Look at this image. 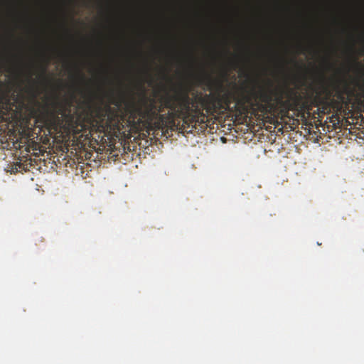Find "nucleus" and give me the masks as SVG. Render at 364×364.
<instances>
[{
	"label": "nucleus",
	"instance_id": "nucleus-1",
	"mask_svg": "<svg viewBox=\"0 0 364 364\" xmlns=\"http://www.w3.org/2000/svg\"><path fill=\"white\" fill-rule=\"evenodd\" d=\"M203 96L191 98L188 93L166 94L161 99L162 104L178 118H181L188 127H196L197 123H204L207 115L203 112Z\"/></svg>",
	"mask_w": 364,
	"mask_h": 364
},
{
	"label": "nucleus",
	"instance_id": "nucleus-2",
	"mask_svg": "<svg viewBox=\"0 0 364 364\" xmlns=\"http://www.w3.org/2000/svg\"><path fill=\"white\" fill-rule=\"evenodd\" d=\"M43 109V122L53 130L60 131L73 122V116L67 112L64 103L57 97L46 98Z\"/></svg>",
	"mask_w": 364,
	"mask_h": 364
},
{
	"label": "nucleus",
	"instance_id": "nucleus-3",
	"mask_svg": "<svg viewBox=\"0 0 364 364\" xmlns=\"http://www.w3.org/2000/svg\"><path fill=\"white\" fill-rule=\"evenodd\" d=\"M251 95L257 100L256 106L259 112L263 114H274L279 112L282 117H287L291 110V104L288 100H283L282 96L274 100V96L271 90H264L262 89L259 92H251Z\"/></svg>",
	"mask_w": 364,
	"mask_h": 364
},
{
	"label": "nucleus",
	"instance_id": "nucleus-4",
	"mask_svg": "<svg viewBox=\"0 0 364 364\" xmlns=\"http://www.w3.org/2000/svg\"><path fill=\"white\" fill-rule=\"evenodd\" d=\"M355 86H357L358 89V92L354 88H351L344 79H338V80L333 81L331 84H330L331 89L336 92L338 98L343 99L344 95L347 94L348 96H355L358 100L364 101V80L362 83L357 81Z\"/></svg>",
	"mask_w": 364,
	"mask_h": 364
},
{
	"label": "nucleus",
	"instance_id": "nucleus-5",
	"mask_svg": "<svg viewBox=\"0 0 364 364\" xmlns=\"http://www.w3.org/2000/svg\"><path fill=\"white\" fill-rule=\"evenodd\" d=\"M162 110L161 106L158 107L156 105L154 98L148 97H144L141 100V106L137 108L139 115L147 120H153L154 118H156L158 112H161Z\"/></svg>",
	"mask_w": 364,
	"mask_h": 364
},
{
	"label": "nucleus",
	"instance_id": "nucleus-6",
	"mask_svg": "<svg viewBox=\"0 0 364 364\" xmlns=\"http://www.w3.org/2000/svg\"><path fill=\"white\" fill-rule=\"evenodd\" d=\"M202 103L203 112L205 111L207 114H214L217 111L218 101L216 97L211 95L202 96L200 100Z\"/></svg>",
	"mask_w": 364,
	"mask_h": 364
},
{
	"label": "nucleus",
	"instance_id": "nucleus-7",
	"mask_svg": "<svg viewBox=\"0 0 364 364\" xmlns=\"http://www.w3.org/2000/svg\"><path fill=\"white\" fill-rule=\"evenodd\" d=\"M171 117H177L176 115L173 113L172 110L171 112L166 114H161V112H157L155 119H156V122H155V125L157 128L164 127V126H166L168 120Z\"/></svg>",
	"mask_w": 364,
	"mask_h": 364
},
{
	"label": "nucleus",
	"instance_id": "nucleus-8",
	"mask_svg": "<svg viewBox=\"0 0 364 364\" xmlns=\"http://www.w3.org/2000/svg\"><path fill=\"white\" fill-rule=\"evenodd\" d=\"M109 100L113 105L120 107L125 101V95L124 93H121L119 96H114L112 92L109 94Z\"/></svg>",
	"mask_w": 364,
	"mask_h": 364
},
{
	"label": "nucleus",
	"instance_id": "nucleus-9",
	"mask_svg": "<svg viewBox=\"0 0 364 364\" xmlns=\"http://www.w3.org/2000/svg\"><path fill=\"white\" fill-rule=\"evenodd\" d=\"M5 86H6L5 83H4L3 81L0 80V97L4 96V95L5 93V91H4Z\"/></svg>",
	"mask_w": 364,
	"mask_h": 364
},
{
	"label": "nucleus",
	"instance_id": "nucleus-10",
	"mask_svg": "<svg viewBox=\"0 0 364 364\" xmlns=\"http://www.w3.org/2000/svg\"><path fill=\"white\" fill-rule=\"evenodd\" d=\"M31 92H32V93H33V97L34 98H36V97H37V95H38V92H36V90H35V89H34V88H32V89H31Z\"/></svg>",
	"mask_w": 364,
	"mask_h": 364
},
{
	"label": "nucleus",
	"instance_id": "nucleus-11",
	"mask_svg": "<svg viewBox=\"0 0 364 364\" xmlns=\"http://www.w3.org/2000/svg\"><path fill=\"white\" fill-rule=\"evenodd\" d=\"M245 100L247 102H249L250 100V97H249V96H246Z\"/></svg>",
	"mask_w": 364,
	"mask_h": 364
},
{
	"label": "nucleus",
	"instance_id": "nucleus-12",
	"mask_svg": "<svg viewBox=\"0 0 364 364\" xmlns=\"http://www.w3.org/2000/svg\"><path fill=\"white\" fill-rule=\"evenodd\" d=\"M80 77H81L82 79H84V77H85V76H84V75H82V73H80Z\"/></svg>",
	"mask_w": 364,
	"mask_h": 364
}]
</instances>
